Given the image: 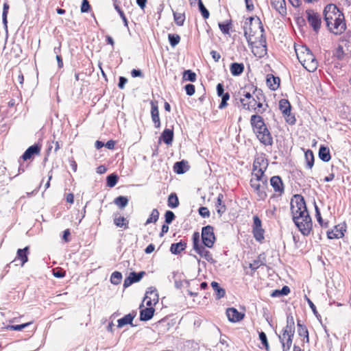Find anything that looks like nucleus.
<instances>
[{"label": "nucleus", "mask_w": 351, "mask_h": 351, "mask_svg": "<svg viewBox=\"0 0 351 351\" xmlns=\"http://www.w3.org/2000/svg\"><path fill=\"white\" fill-rule=\"evenodd\" d=\"M279 108L282 111L284 116L286 117V121L290 124H294L295 119L294 116L291 114V106L287 99H282L279 101Z\"/></svg>", "instance_id": "6e6552de"}, {"label": "nucleus", "mask_w": 351, "mask_h": 351, "mask_svg": "<svg viewBox=\"0 0 351 351\" xmlns=\"http://www.w3.org/2000/svg\"><path fill=\"white\" fill-rule=\"evenodd\" d=\"M252 232L254 237L256 241H261L264 239L265 230L262 228V227L252 228Z\"/></svg>", "instance_id": "a19ab883"}, {"label": "nucleus", "mask_w": 351, "mask_h": 351, "mask_svg": "<svg viewBox=\"0 0 351 351\" xmlns=\"http://www.w3.org/2000/svg\"><path fill=\"white\" fill-rule=\"evenodd\" d=\"M243 29H244V36L245 37L248 45H252L253 44V42L252 41V37L254 36V32H252L250 26L249 27V28H247V27L244 25Z\"/></svg>", "instance_id": "79ce46f5"}, {"label": "nucleus", "mask_w": 351, "mask_h": 351, "mask_svg": "<svg viewBox=\"0 0 351 351\" xmlns=\"http://www.w3.org/2000/svg\"><path fill=\"white\" fill-rule=\"evenodd\" d=\"M296 227L304 236H308L313 228L312 219L310 215H304V217H295L292 218Z\"/></svg>", "instance_id": "39448f33"}, {"label": "nucleus", "mask_w": 351, "mask_h": 351, "mask_svg": "<svg viewBox=\"0 0 351 351\" xmlns=\"http://www.w3.org/2000/svg\"><path fill=\"white\" fill-rule=\"evenodd\" d=\"M175 214L171 210H167L165 214V221L167 224H171L175 219Z\"/></svg>", "instance_id": "864d4df0"}, {"label": "nucleus", "mask_w": 351, "mask_h": 351, "mask_svg": "<svg viewBox=\"0 0 351 351\" xmlns=\"http://www.w3.org/2000/svg\"><path fill=\"white\" fill-rule=\"evenodd\" d=\"M31 322H27L19 325H8L5 327L6 330H22L25 328L27 326L30 325Z\"/></svg>", "instance_id": "09e8293b"}, {"label": "nucleus", "mask_w": 351, "mask_h": 351, "mask_svg": "<svg viewBox=\"0 0 351 351\" xmlns=\"http://www.w3.org/2000/svg\"><path fill=\"white\" fill-rule=\"evenodd\" d=\"M189 169L188 162L181 160L176 162L173 166V171L178 174H183Z\"/></svg>", "instance_id": "6ab92c4d"}, {"label": "nucleus", "mask_w": 351, "mask_h": 351, "mask_svg": "<svg viewBox=\"0 0 351 351\" xmlns=\"http://www.w3.org/2000/svg\"><path fill=\"white\" fill-rule=\"evenodd\" d=\"M184 89L188 95L192 96L195 91V86L192 84H188L184 86Z\"/></svg>", "instance_id": "69168bd1"}, {"label": "nucleus", "mask_w": 351, "mask_h": 351, "mask_svg": "<svg viewBox=\"0 0 351 351\" xmlns=\"http://www.w3.org/2000/svg\"><path fill=\"white\" fill-rule=\"evenodd\" d=\"M202 245L199 243V234L198 232H195L193 234V250L197 248Z\"/></svg>", "instance_id": "e2e57ef3"}, {"label": "nucleus", "mask_w": 351, "mask_h": 351, "mask_svg": "<svg viewBox=\"0 0 351 351\" xmlns=\"http://www.w3.org/2000/svg\"><path fill=\"white\" fill-rule=\"evenodd\" d=\"M264 263L261 260L260 257L258 259L253 261L252 263L250 264L249 267L253 271H255L258 268H259L261 265H263Z\"/></svg>", "instance_id": "5fc2aeb1"}, {"label": "nucleus", "mask_w": 351, "mask_h": 351, "mask_svg": "<svg viewBox=\"0 0 351 351\" xmlns=\"http://www.w3.org/2000/svg\"><path fill=\"white\" fill-rule=\"evenodd\" d=\"M282 338H285L286 336H291V337H293L294 335V333H295V326H287L286 325V326L284 328L283 330H282Z\"/></svg>", "instance_id": "8fccbe9b"}, {"label": "nucleus", "mask_w": 351, "mask_h": 351, "mask_svg": "<svg viewBox=\"0 0 351 351\" xmlns=\"http://www.w3.org/2000/svg\"><path fill=\"white\" fill-rule=\"evenodd\" d=\"M253 90V93L255 92L258 93V94H261V90H257L256 87H254L252 85L245 86L244 88L241 90L240 92V94L244 97V99H247L250 101V99L252 98V95L250 93V91Z\"/></svg>", "instance_id": "5701e85b"}, {"label": "nucleus", "mask_w": 351, "mask_h": 351, "mask_svg": "<svg viewBox=\"0 0 351 351\" xmlns=\"http://www.w3.org/2000/svg\"><path fill=\"white\" fill-rule=\"evenodd\" d=\"M226 315L228 317V320L231 322H239L244 317V314L239 313L234 308H228L226 310Z\"/></svg>", "instance_id": "f8f14e48"}, {"label": "nucleus", "mask_w": 351, "mask_h": 351, "mask_svg": "<svg viewBox=\"0 0 351 351\" xmlns=\"http://www.w3.org/2000/svg\"><path fill=\"white\" fill-rule=\"evenodd\" d=\"M267 169H257L256 168V171H254V169H252V176L254 177L253 178L255 181H260L267 186V178L265 176V171Z\"/></svg>", "instance_id": "dca6fc26"}, {"label": "nucleus", "mask_w": 351, "mask_h": 351, "mask_svg": "<svg viewBox=\"0 0 351 351\" xmlns=\"http://www.w3.org/2000/svg\"><path fill=\"white\" fill-rule=\"evenodd\" d=\"M160 138L167 145H171L173 140V130L172 129L166 128L162 132Z\"/></svg>", "instance_id": "b1692460"}, {"label": "nucleus", "mask_w": 351, "mask_h": 351, "mask_svg": "<svg viewBox=\"0 0 351 351\" xmlns=\"http://www.w3.org/2000/svg\"><path fill=\"white\" fill-rule=\"evenodd\" d=\"M153 297L154 301H158V294L157 293V290L154 287H149L148 288L147 291H146L145 300H147L149 297Z\"/></svg>", "instance_id": "a18cd8bd"}, {"label": "nucleus", "mask_w": 351, "mask_h": 351, "mask_svg": "<svg viewBox=\"0 0 351 351\" xmlns=\"http://www.w3.org/2000/svg\"><path fill=\"white\" fill-rule=\"evenodd\" d=\"M297 58L302 65L309 72L315 71L318 66V62L311 50L306 47L295 49Z\"/></svg>", "instance_id": "7ed1b4c3"}, {"label": "nucleus", "mask_w": 351, "mask_h": 351, "mask_svg": "<svg viewBox=\"0 0 351 351\" xmlns=\"http://www.w3.org/2000/svg\"><path fill=\"white\" fill-rule=\"evenodd\" d=\"M136 313L133 311L128 315H125L122 318L118 319V325L117 326L119 328H122L126 324H130L131 326H133L132 321L134 318L136 317Z\"/></svg>", "instance_id": "f3484780"}, {"label": "nucleus", "mask_w": 351, "mask_h": 351, "mask_svg": "<svg viewBox=\"0 0 351 351\" xmlns=\"http://www.w3.org/2000/svg\"><path fill=\"white\" fill-rule=\"evenodd\" d=\"M119 177L115 173H111L108 175L106 178V184L107 186L112 188L114 187L117 182H118Z\"/></svg>", "instance_id": "ea45409f"}, {"label": "nucleus", "mask_w": 351, "mask_h": 351, "mask_svg": "<svg viewBox=\"0 0 351 351\" xmlns=\"http://www.w3.org/2000/svg\"><path fill=\"white\" fill-rule=\"evenodd\" d=\"M271 7L280 14L285 16L287 14L286 3L285 0H270Z\"/></svg>", "instance_id": "4468645a"}, {"label": "nucleus", "mask_w": 351, "mask_h": 351, "mask_svg": "<svg viewBox=\"0 0 351 351\" xmlns=\"http://www.w3.org/2000/svg\"><path fill=\"white\" fill-rule=\"evenodd\" d=\"M280 82V80L278 77H275L272 75H268L267 77V84L273 90H276L279 87Z\"/></svg>", "instance_id": "393cba45"}, {"label": "nucleus", "mask_w": 351, "mask_h": 351, "mask_svg": "<svg viewBox=\"0 0 351 351\" xmlns=\"http://www.w3.org/2000/svg\"><path fill=\"white\" fill-rule=\"evenodd\" d=\"M267 167H268V161L263 156H258L255 158L254 163H253L254 171H256V168L267 169Z\"/></svg>", "instance_id": "cd10ccee"}, {"label": "nucleus", "mask_w": 351, "mask_h": 351, "mask_svg": "<svg viewBox=\"0 0 351 351\" xmlns=\"http://www.w3.org/2000/svg\"><path fill=\"white\" fill-rule=\"evenodd\" d=\"M261 97H263L262 91L261 92V94L260 93L258 94V93L256 94V97H257V99L258 100V101L257 102V104L256 105V111L257 113H263L265 110V108H263V104L261 101Z\"/></svg>", "instance_id": "603ef678"}, {"label": "nucleus", "mask_w": 351, "mask_h": 351, "mask_svg": "<svg viewBox=\"0 0 351 351\" xmlns=\"http://www.w3.org/2000/svg\"><path fill=\"white\" fill-rule=\"evenodd\" d=\"M258 336H259V339L261 341L263 346L265 348L266 350H268L269 343H268L266 334L264 332L261 331V332H259Z\"/></svg>", "instance_id": "680f3d73"}, {"label": "nucleus", "mask_w": 351, "mask_h": 351, "mask_svg": "<svg viewBox=\"0 0 351 351\" xmlns=\"http://www.w3.org/2000/svg\"><path fill=\"white\" fill-rule=\"evenodd\" d=\"M201 236L203 245L208 248L213 247L215 241L213 227L209 225L203 227Z\"/></svg>", "instance_id": "423d86ee"}, {"label": "nucleus", "mask_w": 351, "mask_h": 351, "mask_svg": "<svg viewBox=\"0 0 351 351\" xmlns=\"http://www.w3.org/2000/svg\"><path fill=\"white\" fill-rule=\"evenodd\" d=\"M258 181H255L254 179L250 180V186L254 189V191L256 192L258 199V200H265L267 196V194L265 191V185L263 184H261L260 183L257 182Z\"/></svg>", "instance_id": "9d476101"}, {"label": "nucleus", "mask_w": 351, "mask_h": 351, "mask_svg": "<svg viewBox=\"0 0 351 351\" xmlns=\"http://www.w3.org/2000/svg\"><path fill=\"white\" fill-rule=\"evenodd\" d=\"M346 231V225L345 223L335 226L334 229L327 232V237L329 239H340L344 237V232Z\"/></svg>", "instance_id": "1a4fd4ad"}, {"label": "nucleus", "mask_w": 351, "mask_h": 351, "mask_svg": "<svg viewBox=\"0 0 351 351\" xmlns=\"http://www.w3.org/2000/svg\"><path fill=\"white\" fill-rule=\"evenodd\" d=\"M53 275L56 278H63L65 276V271L60 268H56L53 269Z\"/></svg>", "instance_id": "338daca9"}, {"label": "nucleus", "mask_w": 351, "mask_h": 351, "mask_svg": "<svg viewBox=\"0 0 351 351\" xmlns=\"http://www.w3.org/2000/svg\"><path fill=\"white\" fill-rule=\"evenodd\" d=\"M198 7L199 10L202 15V16L206 19L209 17L210 13L208 10L206 8L204 5L203 4L202 0H198Z\"/></svg>", "instance_id": "3c124183"}, {"label": "nucleus", "mask_w": 351, "mask_h": 351, "mask_svg": "<svg viewBox=\"0 0 351 351\" xmlns=\"http://www.w3.org/2000/svg\"><path fill=\"white\" fill-rule=\"evenodd\" d=\"M240 101L242 104L243 108L244 109L247 110H256V105L257 102L258 101L256 97V98L252 97L250 99V101H249L247 103L245 102L244 98H241Z\"/></svg>", "instance_id": "bb28decb"}, {"label": "nucleus", "mask_w": 351, "mask_h": 351, "mask_svg": "<svg viewBox=\"0 0 351 351\" xmlns=\"http://www.w3.org/2000/svg\"><path fill=\"white\" fill-rule=\"evenodd\" d=\"M306 167L311 169L314 165V155L311 150L308 149L304 154Z\"/></svg>", "instance_id": "e433bc0d"}, {"label": "nucleus", "mask_w": 351, "mask_h": 351, "mask_svg": "<svg viewBox=\"0 0 351 351\" xmlns=\"http://www.w3.org/2000/svg\"><path fill=\"white\" fill-rule=\"evenodd\" d=\"M345 53L342 46L339 45L334 52V56L338 60H341L344 58Z\"/></svg>", "instance_id": "13d9d810"}, {"label": "nucleus", "mask_w": 351, "mask_h": 351, "mask_svg": "<svg viewBox=\"0 0 351 351\" xmlns=\"http://www.w3.org/2000/svg\"><path fill=\"white\" fill-rule=\"evenodd\" d=\"M145 274V271H140L138 273H136L135 271H132L130 274L131 278L133 279L134 282H137L141 280V279L143 277V276Z\"/></svg>", "instance_id": "bf43d9fd"}, {"label": "nucleus", "mask_w": 351, "mask_h": 351, "mask_svg": "<svg viewBox=\"0 0 351 351\" xmlns=\"http://www.w3.org/2000/svg\"><path fill=\"white\" fill-rule=\"evenodd\" d=\"M196 74L191 70H186L183 73V80L194 82L196 80Z\"/></svg>", "instance_id": "c03bdc74"}, {"label": "nucleus", "mask_w": 351, "mask_h": 351, "mask_svg": "<svg viewBox=\"0 0 351 351\" xmlns=\"http://www.w3.org/2000/svg\"><path fill=\"white\" fill-rule=\"evenodd\" d=\"M173 18H174L175 23L178 26L183 25H184V22L185 21L184 13H180V12H173Z\"/></svg>", "instance_id": "37998d69"}, {"label": "nucleus", "mask_w": 351, "mask_h": 351, "mask_svg": "<svg viewBox=\"0 0 351 351\" xmlns=\"http://www.w3.org/2000/svg\"><path fill=\"white\" fill-rule=\"evenodd\" d=\"M155 309L153 307H147L140 311V320L141 321H148L150 320L154 314Z\"/></svg>", "instance_id": "a211bd4d"}, {"label": "nucleus", "mask_w": 351, "mask_h": 351, "mask_svg": "<svg viewBox=\"0 0 351 351\" xmlns=\"http://www.w3.org/2000/svg\"><path fill=\"white\" fill-rule=\"evenodd\" d=\"M169 43L172 47H175L180 41V36L176 34H169L168 35Z\"/></svg>", "instance_id": "49530a36"}, {"label": "nucleus", "mask_w": 351, "mask_h": 351, "mask_svg": "<svg viewBox=\"0 0 351 351\" xmlns=\"http://www.w3.org/2000/svg\"><path fill=\"white\" fill-rule=\"evenodd\" d=\"M324 16L330 32L336 35L344 32L346 29L344 15L335 4H328L325 7Z\"/></svg>", "instance_id": "f257e3e1"}, {"label": "nucleus", "mask_w": 351, "mask_h": 351, "mask_svg": "<svg viewBox=\"0 0 351 351\" xmlns=\"http://www.w3.org/2000/svg\"><path fill=\"white\" fill-rule=\"evenodd\" d=\"M186 247V243L183 241H180L178 243H174L171 245L170 252L173 254H178L181 252L184 251Z\"/></svg>", "instance_id": "412c9836"}, {"label": "nucleus", "mask_w": 351, "mask_h": 351, "mask_svg": "<svg viewBox=\"0 0 351 351\" xmlns=\"http://www.w3.org/2000/svg\"><path fill=\"white\" fill-rule=\"evenodd\" d=\"M230 70L232 75L239 76L244 71V65L243 63L233 62L230 64Z\"/></svg>", "instance_id": "a878e982"}, {"label": "nucleus", "mask_w": 351, "mask_h": 351, "mask_svg": "<svg viewBox=\"0 0 351 351\" xmlns=\"http://www.w3.org/2000/svg\"><path fill=\"white\" fill-rule=\"evenodd\" d=\"M114 223L116 226L119 228H124V229L128 228L129 221L123 216L119 215V213L114 214Z\"/></svg>", "instance_id": "aec40b11"}, {"label": "nucleus", "mask_w": 351, "mask_h": 351, "mask_svg": "<svg viewBox=\"0 0 351 351\" xmlns=\"http://www.w3.org/2000/svg\"><path fill=\"white\" fill-rule=\"evenodd\" d=\"M270 184L278 196H281L284 193L285 186L280 176H272L270 178Z\"/></svg>", "instance_id": "9b49d317"}, {"label": "nucleus", "mask_w": 351, "mask_h": 351, "mask_svg": "<svg viewBox=\"0 0 351 351\" xmlns=\"http://www.w3.org/2000/svg\"><path fill=\"white\" fill-rule=\"evenodd\" d=\"M290 293V289L288 286H284L281 289H276L272 291L270 296L272 298H279L287 295Z\"/></svg>", "instance_id": "473e14b6"}, {"label": "nucleus", "mask_w": 351, "mask_h": 351, "mask_svg": "<svg viewBox=\"0 0 351 351\" xmlns=\"http://www.w3.org/2000/svg\"><path fill=\"white\" fill-rule=\"evenodd\" d=\"M298 333L300 337H306V343L309 341L308 331L305 325L302 324L300 320H298Z\"/></svg>", "instance_id": "72a5a7b5"}, {"label": "nucleus", "mask_w": 351, "mask_h": 351, "mask_svg": "<svg viewBox=\"0 0 351 351\" xmlns=\"http://www.w3.org/2000/svg\"><path fill=\"white\" fill-rule=\"evenodd\" d=\"M199 214L202 217H208L210 216V211L207 207L202 206L198 210Z\"/></svg>", "instance_id": "774afa93"}, {"label": "nucleus", "mask_w": 351, "mask_h": 351, "mask_svg": "<svg viewBox=\"0 0 351 351\" xmlns=\"http://www.w3.org/2000/svg\"><path fill=\"white\" fill-rule=\"evenodd\" d=\"M211 287L215 292L217 299H221L225 296L226 291L220 287L218 282L215 281L212 282Z\"/></svg>", "instance_id": "2f4dec72"}, {"label": "nucleus", "mask_w": 351, "mask_h": 351, "mask_svg": "<svg viewBox=\"0 0 351 351\" xmlns=\"http://www.w3.org/2000/svg\"><path fill=\"white\" fill-rule=\"evenodd\" d=\"M129 202V199L125 196H119L116 197L114 200V203L119 208H125Z\"/></svg>", "instance_id": "c9c22d12"}, {"label": "nucleus", "mask_w": 351, "mask_h": 351, "mask_svg": "<svg viewBox=\"0 0 351 351\" xmlns=\"http://www.w3.org/2000/svg\"><path fill=\"white\" fill-rule=\"evenodd\" d=\"M122 279V274L119 271H114L110 276V282L112 284L117 285Z\"/></svg>", "instance_id": "de8ad7c7"}, {"label": "nucleus", "mask_w": 351, "mask_h": 351, "mask_svg": "<svg viewBox=\"0 0 351 351\" xmlns=\"http://www.w3.org/2000/svg\"><path fill=\"white\" fill-rule=\"evenodd\" d=\"M315 217L317 218V222L319 223V225L322 227H326V228L328 227V222L324 223L322 217L321 216L319 209L317 207V206H316V205H315Z\"/></svg>", "instance_id": "4d7b16f0"}, {"label": "nucleus", "mask_w": 351, "mask_h": 351, "mask_svg": "<svg viewBox=\"0 0 351 351\" xmlns=\"http://www.w3.org/2000/svg\"><path fill=\"white\" fill-rule=\"evenodd\" d=\"M167 205L171 208H176L179 206V200L177 195L174 193L169 195Z\"/></svg>", "instance_id": "f704fd0d"}, {"label": "nucleus", "mask_w": 351, "mask_h": 351, "mask_svg": "<svg viewBox=\"0 0 351 351\" xmlns=\"http://www.w3.org/2000/svg\"><path fill=\"white\" fill-rule=\"evenodd\" d=\"M219 27L224 34H228L231 28V22H228L226 24L219 23Z\"/></svg>", "instance_id": "052dcab7"}, {"label": "nucleus", "mask_w": 351, "mask_h": 351, "mask_svg": "<svg viewBox=\"0 0 351 351\" xmlns=\"http://www.w3.org/2000/svg\"><path fill=\"white\" fill-rule=\"evenodd\" d=\"M291 213L292 218L295 217H304V215H309L302 195L299 194L293 195L291 200Z\"/></svg>", "instance_id": "20e7f679"}, {"label": "nucleus", "mask_w": 351, "mask_h": 351, "mask_svg": "<svg viewBox=\"0 0 351 351\" xmlns=\"http://www.w3.org/2000/svg\"><path fill=\"white\" fill-rule=\"evenodd\" d=\"M306 14L309 25L315 32H318L322 24L321 15L312 10H306Z\"/></svg>", "instance_id": "0eeeda50"}, {"label": "nucleus", "mask_w": 351, "mask_h": 351, "mask_svg": "<svg viewBox=\"0 0 351 351\" xmlns=\"http://www.w3.org/2000/svg\"><path fill=\"white\" fill-rule=\"evenodd\" d=\"M319 157L322 161L328 162L331 158L329 149L322 145L319 149Z\"/></svg>", "instance_id": "7c9ffc66"}, {"label": "nucleus", "mask_w": 351, "mask_h": 351, "mask_svg": "<svg viewBox=\"0 0 351 351\" xmlns=\"http://www.w3.org/2000/svg\"><path fill=\"white\" fill-rule=\"evenodd\" d=\"M40 152V146L38 144H34L29 147L22 155V158L24 160L30 159L33 156L37 155Z\"/></svg>", "instance_id": "2eb2a0df"}, {"label": "nucleus", "mask_w": 351, "mask_h": 351, "mask_svg": "<svg viewBox=\"0 0 351 351\" xmlns=\"http://www.w3.org/2000/svg\"><path fill=\"white\" fill-rule=\"evenodd\" d=\"M256 21L258 23V27L261 32V35L260 41H259L260 45L261 46H263V47H265V50L266 51V38H265V36L264 35L265 29H264L263 23L258 17L256 18Z\"/></svg>", "instance_id": "4c0bfd02"}, {"label": "nucleus", "mask_w": 351, "mask_h": 351, "mask_svg": "<svg viewBox=\"0 0 351 351\" xmlns=\"http://www.w3.org/2000/svg\"><path fill=\"white\" fill-rule=\"evenodd\" d=\"M223 194L220 193L218 195L216 202L217 212L219 217H221L226 210V205L223 203Z\"/></svg>", "instance_id": "c756f323"}, {"label": "nucleus", "mask_w": 351, "mask_h": 351, "mask_svg": "<svg viewBox=\"0 0 351 351\" xmlns=\"http://www.w3.org/2000/svg\"><path fill=\"white\" fill-rule=\"evenodd\" d=\"M159 211L158 209L154 208L152 210L149 217L147 219L146 222L145 223V226H147L152 223H156L158 218H159Z\"/></svg>", "instance_id": "58836bf2"}, {"label": "nucleus", "mask_w": 351, "mask_h": 351, "mask_svg": "<svg viewBox=\"0 0 351 351\" xmlns=\"http://www.w3.org/2000/svg\"><path fill=\"white\" fill-rule=\"evenodd\" d=\"M221 97V101L219 106V109H223L227 106V101L230 99V94L228 93H226V95H223Z\"/></svg>", "instance_id": "0e129e2a"}, {"label": "nucleus", "mask_w": 351, "mask_h": 351, "mask_svg": "<svg viewBox=\"0 0 351 351\" xmlns=\"http://www.w3.org/2000/svg\"><path fill=\"white\" fill-rule=\"evenodd\" d=\"M8 10H9L8 3H4L3 8V13H2V21H3V25L5 27H7V23H8L7 16H8Z\"/></svg>", "instance_id": "6e6d98bb"}, {"label": "nucleus", "mask_w": 351, "mask_h": 351, "mask_svg": "<svg viewBox=\"0 0 351 351\" xmlns=\"http://www.w3.org/2000/svg\"><path fill=\"white\" fill-rule=\"evenodd\" d=\"M205 247L206 246L203 245L195 249L194 250L202 257L204 258L207 261L210 263L214 262L212 254L208 250H206Z\"/></svg>", "instance_id": "4be33fe9"}, {"label": "nucleus", "mask_w": 351, "mask_h": 351, "mask_svg": "<svg viewBox=\"0 0 351 351\" xmlns=\"http://www.w3.org/2000/svg\"><path fill=\"white\" fill-rule=\"evenodd\" d=\"M250 124L254 133L261 143L266 146L273 144V137L262 117L258 114L252 115Z\"/></svg>", "instance_id": "f03ea898"}, {"label": "nucleus", "mask_w": 351, "mask_h": 351, "mask_svg": "<svg viewBox=\"0 0 351 351\" xmlns=\"http://www.w3.org/2000/svg\"><path fill=\"white\" fill-rule=\"evenodd\" d=\"M28 254H29V247L27 246L23 249H19L17 250L16 257L21 260V265L23 266L25 263L28 261Z\"/></svg>", "instance_id": "c85d7f7f"}, {"label": "nucleus", "mask_w": 351, "mask_h": 351, "mask_svg": "<svg viewBox=\"0 0 351 351\" xmlns=\"http://www.w3.org/2000/svg\"><path fill=\"white\" fill-rule=\"evenodd\" d=\"M151 115L153 122L154 123L155 127L156 128H159L160 126V121L159 117V111H158V102L156 101H151Z\"/></svg>", "instance_id": "ddd939ff"}]
</instances>
